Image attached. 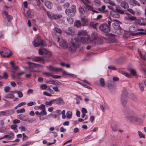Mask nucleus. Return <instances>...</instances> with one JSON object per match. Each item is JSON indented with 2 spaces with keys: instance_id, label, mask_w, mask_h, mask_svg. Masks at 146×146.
Here are the masks:
<instances>
[{
  "instance_id": "f257e3e1",
  "label": "nucleus",
  "mask_w": 146,
  "mask_h": 146,
  "mask_svg": "<svg viewBox=\"0 0 146 146\" xmlns=\"http://www.w3.org/2000/svg\"><path fill=\"white\" fill-rule=\"evenodd\" d=\"M134 112L131 109H127L124 113L126 118L130 121L132 122H142L141 119L133 115Z\"/></svg>"
},
{
  "instance_id": "f03ea898",
  "label": "nucleus",
  "mask_w": 146,
  "mask_h": 146,
  "mask_svg": "<svg viewBox=\"0 0 146 146\" xmlns=\"http://www.w3.org/2000/svg\"><path fill=\"white\" fill-rule=\"evenodd\" d=\"M79 40V38H75L74 39H72L71 40L70 43L69 44L70 46L68 47L70 50L72 52L76 51L79 46L78 43Z\"/></svg>"
},
{
  "instance_id": "7ed1b4c3",
  "label": "nucleus",
  "mask_w": 146,
  "mask_h": 146,
  "mask_svg": "<svg viewBox=\"0 0 146 146\" xmlns=\"http://www.w3.org/2000/svg\"><path fill=\"white\" fill-rule=\"evenodd\" d=\"M45 41L42 39L38 35L36 36V39L33 42V44L35 47L39 46H43L44 43Z\"/></svg>"
},
{
  "instance_id": "20e7f679",
  "label": "nucleus",
  "mask_w": 146,
  "mask_h": 146,
  "mask_svg": "<svg viewBox=\"0 0 146 146\" xmlns=\"http://www.w3.org/2000/svg\"><path fill=\"white\" fill-rule=\"evenodd\" d=\"M108 25L107 23H103L101 24L99 27L100 30L102 31L105 33L110 32V26L111 23V21H108Z\"/></svg>"
},
{
  "instance_id": "39448f33",
  "label": "nucleus",
  "mask_w": 146,
  "mask_h": 146,
  "mask_svg": "<svg viewBox=\"0 0 146 146\" xmlns=\"http://www.w3.org/2000/svg\"><path fill=\"white\" fill-rule=\"evenodd\" d=\"M76 11V7L75 5H73L71 6V9H66L65 11V13L68 16L73 17L75 15Z\"/></svg>"
},
{
  "instance_id": "423d86ee",
  "label": "nucleus",
  "mask_w": 146,
  "mask_h": 146,
  "mask_svg": "<svg viewBox=\"0 0 146 146\" xmlns=\"http://www.w3.org/2000/svg\"><path fill=\"white\" fill-rule=\"evenodd\" d=\"M11 51L5 47L3 48L2 50L0 51V54L2 57L9 58L11 55Z\"/></svg>"
},
{
  "instance_id": "0eeeda50",
  "label": "nucleus",
  "mask_w": 146,
  "mask_h": 146,
  "mask_svg": "<svg viewBox=\"0 0 146 146\" xmlns=\"http://www.w3.org/2000/svg\"><path fill=\"white\" fill-rule=\"evenodd\" d=\"M8 8L9 7H8L6 5H5L4 6L3 13L6 17V18L7 19L8 22V23H7V24H5V26H9L11 24L10 20L12 19H13V17L9 15L6 12V11Z\"/></svg>"
},
{
  "instance_id": "6e6552de",
  "label": "nucleus",
  "mask_w": 146,
  "mask_h": 146,
  "mask_svg": "<svg viewBox=\"0 0 146 146\" xmlns=\"http://www.w3.org/2000/svg\"><path fill=\"white\" fill-rule=\"evenodd\" d=\"M127 92L126 90H123L121 98V103L122 106H125L127 104Z\"/></svg>"
},
{
  "instance_id": "1a4fd4ad",
  "label": "nucleus",
  "mask_w": 146,
  "mask_h": 146,
  "mask_svg": "<svg viewBox=\"0 0 146 146\" xmlns=\"http://www.w3.org/2000/svg\"><path fill=\"white\" fill-rule=\"evenodd\" d=\"M110 21H111L112 26L115 30H120L121 28L119 24V22L116 20L112 19L111 17L110 18Z\"/></svg>"
},
{
  "instance_id": "9d476101",
  "label": "nucleus",
  "mask_w": 146,
  "mask_h": 146,
  "mask_svg": "<svg viewBox=\"0 0 146 146\" xmlns=\"http://www.w3.org/2000/svg\"><path fill=\"white\" fill-rule=\"evenodd\" d=\"M102 42V39L99 37H95L92 40H90L93 46H96L101 44Z\"/></svg>"
},
{
  "instance_id": "9b49d317",
  "label": "nucleus",
  "mask_w": 146,
  "mask_h": 146,
  "mask_svg": "<svg viewBox=\"0 0 146 146\" xmlns=\"http://www.w3.org/2000/svg\"><path fill=\"white\" fill-rule=\"evenodd\" d=\"M27 63L29 65V66L28 67V68L31 72L33 71V70L36 67L38 66H39L40 65L38 64L30 62H28Z\"/></svg>"
},
{
  "instance_id": "f8f14e48",
  "label": "nucleus",
  "mask_w": 146,
  "mask_h": 146,
  "mask_svg": "<svg viewBox=\"0 0 146 146\" xmlns=\"http://www.w3.org/2000/svg\"><path fill=\"white\" fill-rule=\"evenodd\" d=\"M48 69L50 71L56 72H61L62 70V69L61 68L54 67L51 65H50L48 67Z\"/></svg>"
},
{
  "instance_id": "ddd939ff",
  "label": "nucleus",
  "mask_w": 146,
  "mask_h": 146,
  "mask_svg": "<svg viewBox=\"0 0 146 146\" xmlns=\"http://www.w3.org/2000/svg\"><path fill=\"white\" fill-rule=\"evenodd\" d=\"M90 37L89 36H84L80 38V41L83 44H87L90 42Z\"/></svg>"
},
{
  "instance_id": "4468645a",
  "label": "nucleus",
  "mask_w": 146,
  "mask_h": 146,
  "mask_svg": "<svg viewBox=\"0 0 146 146\" xmlns=\"http://www.w3.org/2000/svg\"><path fill=\"white\" fill-rule=\"evenodd\" d=\"M60 44L61 47L64 49H66L68 46L66 41L64 39H62L61 40Z\"/></svg>"
},
{
  "instance_id": "2eb2a0df",
  "label": "nucleus",
  "mask_w": 146,
  "mask_h": 146,
  "mask_svg": "<svg viewBox=\"0 0 146 146\" xmlns=\"http://www.w3.org/2000/svg\"><path fill=\"white\" fill-rule=\"evenodd\" d=\"M54 102L57 104L63 105L64 104V102L62 98L59 97L55 99H54Z\"/></svg>"
},
{
  "instance_id": "dca6fc26",
  "label": "nucleus",
  "mask_w": 146,
  "mask_h": 146,
  "mask_svg": "<svg viewBox=\"0 0 146 146\" xmlns=\"http://www.w3.org/2000/svg\"><path fill=\"white\" fill-rule=\"evenodd\" d=\"M128 19L131 21H134L137 24H140L141 22L140 19H137L136 17L132 16L129 17Z\"/></svg>"
},
{
  "instance_id": "f3484780",
  "label": "nucleus",
  "mask_w": 146,
  "mask_h": 146,
  "mask_svg": "<svg viewBox=\"0 0 146 146\" xmlns=\"http://www.w3.org/2000/svg\"><path fill=\"white\" fill-rule=\"evenodd\" d=\"M68 32H66V33L68 35H71L72 36L74 35L75 32L74 29L72 27H69L68 28Z\"/></svg>"
},
{
  "instance_id": "a211bd4d",
  "label": "nucleus",
  "mask_w": 146,
  "mask_h": 146,
  "mask_svg": "<svg viewBox=\"0 0 146 146\" xmlns=\"http://www.w3.org/2000/svg\"><path fill=\"white\" fill-rule=\"evenodd\" d=\"M81 20L83 26H85L88 25V21L87 19L85 17H82L81 18Z\"/></svg>"
},
{
  "instance_id": "6ab92c4d",
  "label": "nucleus",
  "mask_w": 146,
  "mask_h": 146,
  "mask_svg": "<svg viewBox=\"0 0 146 146\" xmlns=\"http://www.w3.org/2000/svg\"><path fill=\"white\" fill-rule=\"evenodd\" d=\"M129 3L131 5L133 6H135L137 5L138 6H140L139 3L135 0H130Z\"/></svg>"
},
{
  "instance_id": "aec40b11",
  "label": "nucleus",
  "mask_w": 146,
  "mask_h": 146,
  "mask_svg": "<svg viewBox=\"0 0 146 146\" xmlns=\"http://www.w3.org/2000/svg\"><path fill=\"white\" fill-rule=\"evenodd\" d=\"M120 3H121V5L123 8L125 9H127L128 8L129 6L128 4L125 1H121Z\"/></svg>"
},
{
  "instance_id": "412c9836",
  "label": "nucleus",
  "mask_w": 146,
  "mask_h": 146,
  "mask_svg": "<svg viewBox=\"0 0 146 146\" xmlns=\"http://www.w3.org/2000/svg\"><path fill=\"white\" fill-rule=\"evenodd\" d=\"M33 61L35 62H40L43 61L44 60V58L42 57H37L33 58Z\"/></svg>"
},
{
  "instance_id": "4be33fe9",
  "label": "nucleus",
  "mask_w": 146,
  "mask_h": 146,
  "mask_svg": "<svg viewBox=\"0 0 146 146\" xmlns=\"http://www.w3.org/2000/svg\"><path fill=\"white\" fill-rule=\"evenodd\" d=\"M111 16L114 18H117L119 17V16L116 13V12L112 11L110 12Z\"/></svg>"
},
{
  "instance_id": "5701e85b",
  "label": "nucleus",
  "mask_w": 146,
  "mask_h": 146,
  "mask_svg": "<svg viewBox=\"0 0 146 146\" xmlns=\"http://www.w3.org/2000/svg\"><path fill=\"white\" fill-rule=\"evenodd\" d=\"M106 7L105 5H103L102 6L101 8H99L98 9V10L102 13H104L108 12V11L107 10H105Z\"/></svg>"
},
{
  "instance_id": "b1692460",
  "label": "nucleus",
  "mask_w": 146,
  "mask_h": 146,
  "mask_svg": "<svg viewBox=\"0 0 146 146\" xmlns=\"http://www.w3.org/2000/svg\"><path fill=\"white\" fill-rule=\"evenodd\" d=\"M137 28L133 26H131L129 28L130 32H133L137 31Z\"/></svg>"
},
{
  "instance_id": "393cba45",
  "label": "nucleus",
  "mask_w": 146,
  "mask_h": 146,
  "mask_svg": "<svg viewBox=\"0 0 146 146\" xmlns=\"http://www.w3.org/2000/svg\"><path fill=\"white\" fill-rule=\"evenodd\" d=\"M47 117L48 118L51 117L53 119H56L57 118V115L53 113H51L50 114L48 115L47 116Z\"/></svg>"
},
{
  "instance_id": "a878e982",
  "label": "nucleus",
  "mask_w": 146,
  "mask_h": 146,
  "mask_svg": "<svg viewBox=\"0 0 146 146\" xmlns=\"http://www.w3.org/2000/svg\"><path fill=\"white\" fill-rule=\"evenodd\" d=\"M80 13L82 15H84L86 12L85 11L84 8L82 7H80L78 9Z\"/></svg>"
},
{
  "instance_id": "bb28decb",
  "label": "nucleus",
  "mask_w": 146,
  "mask_h": 146,
  "mask_svg": "<svg viewBox=\"0 0 146 146\" xmlns=\"http://www.w3.org/2000/svg\"><path fill=\"white\" fill-rule=\"evenodd\" d=\"M46 7L49 9H51L52 7V3L50 1H46Z\"/></svg>"
},
{
  "instance_id": "cd10ccee",
  "label": "nucleus",
  "mask_w": 146,
  "mask_h": 146,
  "mask_svg": "<svg viewBox=\"0 0 146 146\" xmlns=\"http://www.w3.org/2000/svg\"><path fill=\"white\" fill-rule=\"evenodd\" d=\"M66 117L68 119H70L72 118V113L71 111H68L66 113Z\"/></svg>"
},
{
  "instance_id": "c85d7f7f",
  "label": "nucleus",
  "mask_w": 146,
  "mask_h": 146,
  "mask_svg": "<svg viewBox=\"0 0 146 146\" xmlns=\"http://www.w3.org/2000/svg\"><path fill=\"white\" fill-rule=\"evenodd\" d=\"M53 19H59L62 17V15L60 14H56L53 15Z\"/></svg>"
},
{
  "instance_id": "c756f323",
  "label": "nucleus",
  "mask_w": 146,
  "mask_h": 146,
  "mask_svg": "<svg viewBox=\"0 0 146 146\" xmlns=\"http://www.w3.org/2000/svg\"><path fill=\"white\" fill-rule=\"evenodd\" d=\"M75 26L78 27H79L82 25V24L78 20L74 22Z\"/></svg>"
},
{
  "instance_id": "7c9ffc66",
  "label": "nucleus",
  "mask_w": 146,
  "mask_h": 146,
  "mask_svg": "<svg viewBox=\"0 0 146 146\" xmlns=\"http://www.w3.org/2000/svg\"><path fill=\"white\" fill-rule=\"evenodd\" d=\"M52 56V54L50 51L46 50V58H50Z\"/></svg>"
},
{
  "instance_id": "2f4dec72",
  "label": "nucleus",
  "mask_w": 146,
  "mask_h": 146,
  "mask_svg": "<svg viewBox=\"0 0 146 146\" xmlns=\"http://www.w3.org/2000/svg\"><path fill=\"white\" fill-rule=\"evenodd\" d=\"M130 74L133 76H136L137 73L136 71L135 70L132 69H130L129 70Z\"/></svg>"
},
{
  "instance_id": "473e14b6",
  "label": "nucleus",
  "mask_w": 146,
  "mask_h": 146,
  "mask_svg": "<svg viewBox=\"0 0 146 146\" xmlns=\"http://www.w3.org/2000/svg\"><path fill=\"white\" fill-rule=\"evenodd\" d=\"M100 85L102 87H104L105 84L104 80L103 78H101L100 79Z\"/></svg>"
},
{
  "instance_id": "72a5a7b5",
  "label": "nucleus",
  "mask_w": 146,
  "mask_h": 146,
  "mask_svg": "<svg viewBox=\"0 0 146 146\" xmlns=\"http://www.w3.org/2000/svg\"><path fill=\"white\" fill-rule=\"evenodd\" d=\"M38 51L39 54L42 55L46 52V50L44 48H41L39 49Z\"/></svg>"
},
{
  "instance_id": "f704fd0d",
  "label": "nucleus",
  "mask_w": 146,
  "mask_h": 146,
  "mask_svg": "<svg viewBox=\"0 0 146 146\" xmlns=\"http://www.w3.org/2000/svg\"><path fill=\"white\" fill-rule=\"evenodd\" d=\"M15 96L13 95L11 93H10L7 94L5 96V98H10L13 99L14 98Z\"/></svg>"
},
{
  "instance_id": "c9c22d12",
  "label": "nucleus",
  "mask_w": 146,
  "mask_h": 146,
  "mask_svg": "<svg viewBox=\"0 0 146 146\" xmlns=\"http://www.w3.org/2000/svg\"><path fill=\"white\" fill-rule=\"evenodd\" d=\"M81 1H82L83 3H84V5H85V6L88 5H89L90 3V2L89 1V0H80Z\"/></svg>"
},
{
  "instance_id": "e433bc0d",
  "label": "nucleus",
  "mask_w": 146,
  "mask_h": 146,
  "mask_svg": "<svg viewBox=\"0 0 146 146\" xmlns=\"http://www.w3.org/2000/svg\"><path fill=\"white\" fill-rule=\"evenodd\" d=\"M54 102V99L51 100L49 101H46V105L51 106Z\"/></svg>"
},
{
  "instance_id": "4c0bfd02",
  "label": "nucleus",
  "mask_w": 146,
  "mask_h": 146,
  "mask_svg": "<svg viewBox=\"0 0 146 146\" xmlns=\"http://www.w3.org/2000/svg\"><path fill=\"white\" fill-rule=\"evenodd\" d=\"M111 128L112 130L114 131H116L117 130V128L116 124H113L111 126Z\"/></svg>"
},
{
  "instance_id": "58836bf2",
  "label": "nucleus",
  "mask_w": 146,
  "mask_h": 146,
  "mask_svg": "<svg viewBox=\"0 0 146 146\" xmlns=\"http://www.w3.org/2000/svg\"><path fill=\"white\" fill-rule=\"evenodd\" d=\"M67 21L68 23L70 24H71L73 23L74 22V19L73 18H68L67 19Z\"/></svg>"
},
{
  "instance_id": "ea45409f",
  "label": "nucleus",
  "mask_w": 146,
  "mask_h": 146,
  "mask_svg": "<svg viewBox=\"0 0 146 146\" xmlns=\"http://www.w3.org/2000/svg\"><path fill=\"white\" fill-rule=\"evenodd\" d=\"M24 73H25V72L23 71H22V72H21L19 73H17V77L16 78H17L16 80H20V78L19 77V76H21V75H22L24 74Z\"/></svg>"
},
{
  "instance_id": "a19ab883",
  "label": "nucleus",
  "mask_w": 146,
  "mask_h": 146,
  "mask_svg": "<svg viewBox=\"0 0 146 146\" xmlns=\"http://www.w3.org/2000/svg\"><path fill=\"white\" fill-rule=\"evenodd\" d=\"M53 84L55 85L56 86H60L62 84V83L59 81L58 80L54 81Z\"/></svg>"
},
{
  "instance_id": "79ce46f5",
  "label": "nucleus",
  "mask_w": 146,
  "mask_h": 146,
  "mask_svg": "<svg viewBox=\"0 0 146 146\" xmlns=\"http://www.w3.org/2000/svg\"><path fill=\"white\" fill-rule=\"evenodd\" d=\"M86 34V32L85 31H79L78 33L79 35H85Z\"/></svg>"
},
{
  "instance_id": "37998d69",
  "label": "nucleus",
  "mask_w": 146,
  "mask_h": 146,
  "mask_svg": "<svg viewBox=\"0 0 146 146\" xmlns=\"http://www.w3.org/2000/svg\"><path fill=\"white\" fill-rule=\"evenodd\" d=\"M85 8L86 10H91L93 9V7L89 5H88L85 6Z\"/></svg>"
},
{
  "instance_id": "c03bdc74",
  "label": "nucleus",
  "mask_w": 146,
  "mask_h": 146,
  "mask_svg": "<svg viewBox=\"0 0 146 146\" xmlns=\"http://www.w3.org/2000/svg\"><path fill=\"white\" fill-rule=\"evenodd\" d=\"M116 12H117L118 13H119L122 14H123L124 13V12L123 10L120 9H118V8H117V7H116Z\"/></svg>"
},
{
  "instance_id": "a18cd8bd",
  "label": "nucleus",
  "mask_w": 146,
  "mask_h": 146,
  "mask_svg": "<svg viewBox=\"0 0 146 146\" xmlns=\"http://www.w3.org/2000/svg\"><path fill=\"white\" fill-rule=\"evenodd\" d=\"M35 108H36L38 109H41L42 110H45V106L43 104H41L40 106L35 107Z\"/></svg>"
},
{
  "instance_id": "49530a36",
  "label": "nucleus",
  "mask_w": 146,
  "mask_h": 146,
  "mask_svg": "<svg viewBox=\"0 0 146 146\" xmlns=\"http://www.w3.org/2000/svg\"><path fill=\"white\" fill-rule=\"evenodd\" d=\"M27 14L29 17L32 18L33 17V13L29 11H27Z\"/></svg>"
},
{
  "instance_id": "de8ad7c7",
  "label": "nucleus",
  "mask_w": 146,
  "mask_h": 146,
  "mask_svg": "<svg viewBox=\"0 0 146 146\" xmlns=\"http://www.w3.org/2000/svg\"><path fill=\"white\" fill-rule=\"evenodd\" d=\"M25 110L24 108L21 109L20 110H16V112L17 113H22L24 112Z\"/></svg>"
},
{
  "instance_id": "09e8293b",
  "label": "nucleus",
  "mask_w": 146,
  "mask_h": 146,
  "mask_svg": "<svg viewBox=\"0 0 146 146\" xmlns=\"http://www.w3.org/2000/svg\"><path fill=\"white\" fill-rule=\"evenodd\" d=\"M139 87L140 90L142 92L144 90L143 85V84L140 83L139 84Z\"/></svg>"
},
{
  "instance_id": "8fccbe9b",
  "label": "nucleus",
  "mask_w": 146,
  "mask_h": 146,
  "mask_svg": "<svg viewBox=\"0 0 146 146\" xmlns=\"http://www.w3.org/2000/svg\"><path fill=\"white\" fill-rule=\"evenodd\" d=\"M121 74L127 77H129L130 76V74L126 72L122 71L121 72Z\"/></svg>"
},
{
  "instance_id": "3c124183",
  "label": "nucleus",
  "mask_w": 146,
  "mask_h": 146,
  "mask_svg": "<svg viewBox=\"0 0 146 146\" xmlns=\"http://www.w3.org/2000/svg\"><path fill=\"white\" fill-rule=\"evenodd\" d=\"M65 113V110H63L61 113L62 114V117L63 119H65L66 118V115Z\"/></svg>"
},
{
  "instance_id": "603ef678",
  "label": "nucleus",
  "mask_w": 146,
  "mask_h": 146,
  "mask_svg": "<svg viewBox=\"0 0 146 146\" xmlns=\"http://www.w3.org/2000/svg\"><path fill=\"white\" fill-rule=\"evenodd\" d=\"M54 30L56 32L58 33L59 34L61 33H62V31L60 30L56 27L55 28Z\"/></svg>"
},
{
  "instance_id": "864d4df0",
  "label": "nucleus",
  "mask_w": 146,
  "mask_h": 146,
  "mask_svg": "<svg viewBox=\"0 0 146 146\" xmlns=\"http://www.w3.org/2000/svg\"><path fill=\"white\" fill-rule=\"evenodd\" d=\"M25 116L23 114H20L18 115L17 118L21 120H23V118Z\"/></svg>"
},
{
  "instance_id": "5fc2aeb1",
  "label": "nucleus",
  "mask_w": 146,
  "mask_h": 146,
  "mask_svg": "<svg viewBox=\"0 0 146 146\" xmlns=\"http://www.w3.org/2000/svg\"><path fill=\"white\" fill-rule=\"evenodd\" d=\"M138 134L139 136V137L141 138L143 137V138H145V136L140 131H138Z\"/></svg>"
},
{
  "instance_id": "6e6d98bb",
  "label": "nucleus",
  "mask_w": 146,
  "mask_h": 146,
  "mask_svg": "<svg viewBox=\"0 0 146 146\" xmlns=\"http://www.w3.org/2000/svg\"><path fill=\"white\" fill-rule=\"evenodd\" d=\"M62 73L64 75H68L70 76H73V74L69 73L68 72L65 71H63Z\"/></svg>"
},
{
  "instance_id": "4d7b16f0",
  "label": "nucleus",
  "mask_w": 146,
  "mask_h": 146,
  "mask_svg": "<svg viewBox=\"0 0 146 146\" xmlns=\"http://www.w3.org/2000/svg\"><path fill=\"white\" fill-rule=\"evenodd\" d=\"M109 69L110 70H117V68L115 66H109L108 67Z\"/></svg>"
},
{
  "instance_id": "13d9d810",
  "label": "nucleus",
  "mask_w": 146,
  "mask_h": 146,
  "mask_svg": "<svg viewBox=\"0 0 146 146\" xmlns=\"http://www.w3.org/2000/svg\"><path fill=\"white\" fill-rule=\"evenodd\" d=\"M130 36V34L128 33H126L123 35V37L124 38H127Z\"/></svg>"
},
{
  "instance_id": "bf43d9fd",
  "label": "nucleus",
  "mask_w": 146,
  "mask_h": 146,
  "mask_svg": "<svg viewBox=\"0 0 146 146\" xmlns=\"http://www.w3.org/2000/svg\"><path fill=\"white\" fill-rule=\"evenodd\" d=\"M93 137L92 136L89 135L86 137L84 139V140L85 141L88 140Z\"/></svg>"
},
{
  "instance_id": "052dcab7",
  "label": "nucleus",
  "mask_w": 146,
  "mask_h": 146,
  "mask_svg": "<svg viewBox=\"0 0 146 146\" xmlns=\"http://www.w3.org/2000/svg\"><path fill=\"white\" fill-rule=\"evenodd\" d=\"M47 15L48 17L50 19H53L52 16L54 15L52 14L51 13H47Z\"/></svg>"
},
{
  "instance_id": "680f3d73",
  "label": "nucleus",
  "mask_w": 146,
  "mask_h": 146,
  "mask_svg": "<svg viewBox=\"0 0 146 146\" xmlns=\"http://www.w3.org/2000/svg\"><path fill=\"white\" fill-rule=\"evenodd\" d=\"M42 110L39 113V115H46V111H44L45 110Z\"/></svg>"
},
{
  "instance_id": "e2e57ef3",
  "label": "nucleus",
  "mask_w": 146,
  "mask_h": 146,
  "mask_svg": "<svg viewBox=\"0 0 146 146\" xmlns=\"http://www.w3.org/2000/svg\"><path fill=\"white\" fill-rule=\"evenodd\" d=\"M131 99L134 101H136L137 100V97L134 95L132 96Z\"/></svg>"
},
{
  "instance_id": "0e129e2a",
  "label": "nucleus",
  "mask_w": 146,
  "mask_h": 146,
  "mask_svg": "<svg viewBox=\"0 0 146 146\" xmlns=\"http://www.w3.org/2000/svg\"><path fill=\"white\" fill-rule=\"evenodd\" d=\"M36 104V102H31L28 103L27 104V105L28 106H31L33 105H35Z\"/></svg>"
},
{
  "instance_id": "69168bd1",
  "label": "nucleus",
  "mask_w": 146,
  "mask_h": 146,
  "mask_svg": "<svg viewBox=\"0 0 146 146\" xmlns=\"http://www.w3.org/2000/svg\"><path fill=\"white\" fill-rule=\"evenodd\" d=\"M10 89V88L9 86H6L4 89V90L6 92H8Z\"/></svg>"
},
{
  "instance_id": "338daca9",
  "label": "nucleus",
  "mask_w": 146,
  "mask_h": 146,
  "mask_svg": "<svg viewBox=\"0 0 146 146\" xmlns=\"http://www.w3.org/2000/svg\"><path fill=\"white\" fill-rule=\"evenodd\" d=\"M52 89L56 92H59L60 91L59 90L57 86L53 87Z\"/></svg>"
},
{
  "instance_id": "774afa93",
  "label": "nucleus",
  "mask_w": 146,
  "mask_h": 146,
  "mask_svg": "<svg viewBox=\"0 0 146 146\" xmlns=\"http://www.w3.org/2000/svg\"><path fill=\"white\" fill-rule=\"evenodd\" d=\"M3 78H4L5 79H7L8 77L7 74L5 72L3 73Z\"/></svg>"
}]
</instances>
